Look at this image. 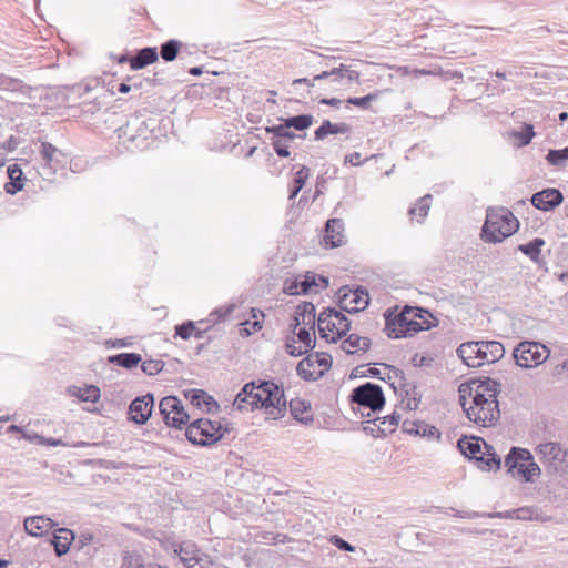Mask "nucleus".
<instances>
[{"label": "nucleus", "instance_id": "1", "mask_svg": "<svg viewBox=\"0 0 568 568\" xmlns=\"http://www.w3.org/2000/svg\"><path fill=\"white\" fill-rule=\"evenodd\" d=\"M459 404L467 418L483 427H490L500 417L497 397L500 384L490 377L470 379L458 387Z\"/></svg>", "mask_w": 568, "mask_h": 568}, {"label": "nucleus", "instance_id": "2", "mask_svg": "<svg viewBox=\"0 0 568 568\" xmlns=\"http://www.w3.org/2000/svg\"><path fill=\"white\" fill-rule=\"evenodd\" d=\"M233 406L239 410L263 408L268 418L276 420L286 412V399L283 388L273 381H264L258 385L250 382L236 395Z\"/></svg>", "mask_w": 568, "mask_h": 568}, {"label": "nucleus", "instance_id": "3", "mask_svg": "<svg viewBox=\"0 0 568 568\" xmlns=\"http://www.w3.org/2000/svg\"><path fill=\"white\" fill-rule=\"evenodd\" d=\"M427 313L423 308L405 306L400 313H393L389 310L385 313V331L390 338L409 337L414 334L429 329L432 324L424 317Z\"/></svg>", "mask_w": 568, "mask_h": 568}, {"label": "nucleus", "instance_id": "4", "mask_svg": "<svg viewBox=\"0 0 568 568\" xmlns=\"http://www.w3.org/2000/svg\"><path fill=\"white\" fill-rule=\"evenodd\" d=\"M519 227V221L506 207H489L481 229V239L489 243H499L513 235Z\"/></svg>", "mask_w": 568, "mask_h": 568}, {"label": "nucleus", "instance_id": "5", "mask_svg": "<svg viewBox=\"0 0 568 568\" xmlns=\"http://www.w3.org/2000/svg\"><path fill=\"white\" fill-rule=\"evenodd\" d=\"M459 452L468 459L474 460L481 470H498L501 459L494 447L479 437L463 436L457 442Z\"/></svg>", "mask_w": 568, "mask_h": 568}, {"label": "nucleus", "instance_id": "6", "mask_svg": "<svg viewBox=\"0 0 568 568\" xmlns=\"http://www.w3.org/2000/svg\"><path fill=\"white\" fill-rule=\"evenodd\" d=\"M505 467L513 477H518L526 483L535 481L541 474L531 453L521 447H513L509 450L505 458Z\"/></svg>", "mask_w": 568, "mask_h": 568}, {"label": "nucleus", "instance_id": "7", "mask_svg": "<svg viewBox=\"0 0 568 568\" xmlns=\"http://www.w3.org/2000/svg\"><path fill=\"white\" fill-rule=\"evenodd\" d=\"M227 432H230L227 424L223 425L220 420L200 418L187 426L185 436L194 445L210 446L219 442Z\"/></svg>", "mask_w": 568, "mask_h": 568}, {"label": "nucleus", "instance_id": "8", "mask_svg": "<svg viewBox=\"0 0 568 568\" xmlns=\"http://www.w3.org/2000/svg\"><path fill=\"white\" fill-rule=\"evenodd\" d=\"M514 358L518 366L531 368L540 365L548 356L547 347L537 342H521L514 349Z\"/></svg>", "mask_w": 568, "mask_h": 568}, {"label": "nucleus", "instance_id": "9", "mask_svg": "<svg viewBox=\"0 0 568 568\" xmlns=\"http://www.w3.org/2000/svg\"><path fill=\"white\" fill-rule=\"evenodd\" d=\"M332 366V356L327 353L310 354L296 366L297 375L305 381H316Z\"/></svg>", "mask_w": 568, "mask_h": 568}, {"label": "nucleus", "instance_id": "10", "mask_svg": "<svg viewBox=\"0 0 568 568\" xmlns=\"http://www.w3.org/2000/svg\"><path fill=\"white\" fill-rule=\"evenodd\" d=\"M351 400L373 412L381 410L385 405V396L382 387L369 382L354 388L351 394Z\"/></svg>", "mask_w": 568, "mask_h": 568}, {"label": "nucleus", "instance_id": "11", "mask_svg": "<svg viewBox=\"0 0 568 568\" xmlns=\"http://www.w3.org/2000/svg\"><path fill=\"white\" fill-rule=\"evenodd\" d=\"M164 423L170 427L181 428L189 422V414L185 413L181 400L175 396H166L159 405Z\"/></svg>", "mask_w": 568, "mask_h": 568}, {"label": "nucleus", "instance_id": "12", "mask_svg": "<svg viewBox=\"0 0 568 568\" xmlns=\"http://www.w3.org/2000/svg\"><path fill=\"white\" fill-rule=\"evenodd\" d=\"M369 304L368 294L364 288L352 290L347 286L338 291L339 308L346 313L353 314L365 310Z\"/></svg>", "mask_w": 568, "mask_h": 568}, {"label": "nucleus", "instance_id": "13", "mask_svg": "<svg viewBox=\"0 0 568 568\" xmlns=\"http://www.w3.org/2000/svg\"><path fill=\"white\" fill-rule=\"evenodd\" d=\"M536 453L544 463H547L556 470L561 469L567 463L568 452L560 444L547 442L536 447Z\"/></svg>", "mask_w": 568, "mask_h": 568}, {"label": "nucleus", "instance_id": "14", "mask_svg": "<svg viewBox=\"0 0 568 568\" xmlns=\"http://www.w3.org/2000/svg\"><path fill=\"white\" fill-rule=\"evenodd\" d=\"M154 396L150 393L133 399L129 406V420L144 425L152 415Z\"/></svg>", "mask_w": 568, "mask_h": 568}, {"label": "nucleus", "instance_id": "15", "mask_svg": "<svg viewBox=\"0 0 568 568\" xmlns=\"http://www.w3.org/2000/svg\"><path fill=\"white\" fill-rule=\"evenodd\" d=\"M531 204L541 211H551L564 201L562 193L557 189H545L531 196Z\"/></svg>", "mask_w": 568, "mask_h": 568}, {"label": "nucleus", "instance_id": "16", "mask_svg": "<svg viewBox=\"0 0 568 568\" xmlns=\"http://www.w3.org/2000/svg\"><path fill=\"white\" fill-rule=\"evenodd\" d=\"M324 79H331L334 83H339L344 80L347 83L359 82V73L355 70H352L349 65L341 63L338 67H335L328 71H323L322 73L315 75L313 78L314 81H320Z\"/></svg>", "mask_w": 568, "mask_h": 568}, {"label": "nucleus", "instance_id": "17", "mask_svg": "<svg viewBox=\"0 0 568 568\" xmlns=\"http://www.w3.org/2000/svg\"><path fill=\"white\" fill-rule=\"evenodd\" d=\"M344 223L339 219H329L325 225V246L334 248L344 244Z\"/></svg>", "mask_w": 568, "mask_h": 568}, {"label": "nucleus", "instance_id": "18", "mask_svg": "<svg viewBox=\"0 0 568 568\" xmlns=\"http://www.w3.org/2000/svg\"><path fill=\"white\" fill-rule=\"evenodd\" d=\"M303 324L304 326L311 325V329L314 328L315 325V306L311 302H303L296 307L295 315L293 318V323L290 325L292 332L295 333V329Z\"/></svg>", "mask_w": 568, "mask_h": 568}, {"label": "nucleus", "instance_id": "19", "mask_svg": "<svg viewBox=\"0 0 568 568\" xmlns=\"http://www.w3.org/2000/svg\"><path fill=\"white\" fill-rule=\"evenodd\" d=\"M174 552L179 556L180 560L186 568H195L193 562L197 561L199 558L206 556L201 552L192 541H183L175 545Z\"/></svg>", "mask_w": 568, "mask_h": 568}, {"label": "nucleus", "instance_id": "20", "mask_svg": "<svg viewBox=\"0 0 568 568\" xmlns=\"http://www.w3.org/2000/svg\"><path fill=\"white\" fill-rule=\"evenodd\" d=\"M54 523L51 518L45 516H32L24 519L26 532L30 536L40 537L47 534Z\"/></svg>", "mask_w": 568, "mask_h": 568}, {"label": "nucleus", "instance_id": "21", "mask_svg": "<svg viewBox=\"0 0 568 568\" xmlns=\"http://www.w3.org/2000/svg\"><path fill=\"white\" fill-rule=\"evenodd\" d=\"M7 173L9 181L4 184V191L7 194L14 195L24 186L23 171L19 164L13 163L7 168Z\"/></svg>", "mask_w": 568, "mask_h": 568}, {"label": "nucleus", "instance_id": "22", "mask_svg": "<svg viewBox=\"0 0 568 568\" xmlns=\"http://www.w3.org/2000/svg\"><path fill=\"white\" fill-rule=\"evenodd\" d=\"M480 349L479 341L466 342L457 348V355L468 367H480L484 362L476 361V352Z\"/></svg>", "mask_w": 568, "mask_h": 568}, {"label": "nucleus", "instance_id": "23", "mask_svg": "<svg viewBox=\"0 0 568 568\" xmlns=\"http://www.w3.org/2000/svg\"><path fill=\"white\" fill-rule=\"evenodd\" d=\"M334 308L327 307L322 311L317 318L318 332L322 338L331 343L332 335H336Z\"/></svg>", "mask_w": 568, "mask_h": 568}, {"label": "nucleus", "instance_id": "24", "mask_svg": "<svg viewBox=\"0 0 568 568\" xmlns=\"http://www.w3.org/2000/svg\"><path fill=\"white\" fill-rule=\"evenodd\" d=\"M301 291L302 294L317 293L321 288L328 286V278L322 275L307 272L301 276Z\"/></svg>", "mask_w": 568, "mask_h": 568}, {"label": "nucleus", "instance_id": "25", "mask_svg": "<svg viewBox=\"0 0 568 568\" xmlns=\"http://www.w3.org/2000/svg\"><path fill=\"white\" fill-rule=\"evenodd\" d=\"M158 58L159 53L156 48L146 47L139 50L136 54L130 59V67L132 70H140L155 62Z\"/></svg>", "mask_w": 568, "mask_h": 568}, {"label": "nucleus", "instance_id": "26", "mask_svg": "<svg viewBox=\"0 0 568 568\" xmlns=\"http://www.w3.org/2000/svg\"><path fill=\"white\" fill-rule=\"evenodd\" d=\"M290 412L294 419L298 420L302 424H310L313 422V416L311 414V404L306 400L294 398L290 402Z\"/></svg>", "mask_w": 568, "mask_h": 568}, {"label": "nucleus", "instance_id": "27", "mask_svg": "<svg viewBox=\"0 0 568 568\" xmlns=\"http://www.w3.org/2000/svg\"><path fill=\"white\" fill-rule=\"evenodd\" d=\"M351 126L347 123H332L329 120H324L322 125L314 132L316 141L324 140L328 134H341L349 132Z\"/></svg>", "mask_w": 568, "mask_h": 568}, {"label": "nucleus", "instance_id": "28", "mask_svg": "<svg viewBox=\"0 0 568 568\" xmlns=\"http://www.w3.org/2000/svg\"><path fill=\"white\" fill-rule=\"evenodd\" d=\"M479 346L484 347L486 364L496 363L505 355V348L500 342L479 341Z\"/></svg>", "mask_w": 568, "mask_h": 568}, {"label": "nucleus", "instance_id": "29", "mask_svg": "<svg viewBox=\"0 0 568 568\" xmlns=\"http://www.w3.org/2000/svg\"><path fill=\"white\" fill-rule=\"evenodd\" d=\"M371 346V339L368 337H362L357 334H351L346 339L343 341L341 348L347 354H354L357 351L366 352Z\"/></svg>", "mask_w": 568, "mask_h": 568}, {"label": "nucleus", "instance_id": "30", "mask_svg": "<svg viewBox=\"0 0 568 568\" xmlns=\"http://www.w3.org/2000/svg\"><path fill=\"white\" fill-rule=\"evenodd\" d=\"M110 364L131 369L136 367L141 362L142 357L138 353H120L108 357Z\"/></svg>", "mask_w": 568, "mask_h": 568}, {"label": "nucleus", "instance_id": "31", "mask_svg": "<svg viewBox=\"0 0 568 568\" xmlns=\"http://www.w3.org/2000/svg\"><path fill=\"white\" fill-rule=\"evenodd\" d=\"M101 396L100 388L95 385H84L83 387L73 386V397L79 402L95 404Z\"/></svg>", "mask_w": 568, "mask_h": 568}, {"label": "nucleus", "instance_id": "32", "mask_svg": "<svg viewBox=\"0 0 568 568\" xmlns=\"http://www.w3.org/2000/svg\"><path fill=\"white\" fill-rule=\"evenodd\" d=\"M544 245H545L544 239L535 237L532 241H530L526 244H520L518 246V250L521 253H524L525 255H527L532 262L539 264L541 261L540 251Z\"/></svg>", "mask_w": 568, "mask_h": 568}, {"label": "nucleus", "instance_id": "33", "mask_svg": "<svg viewBox=\"0 0 568 568\" xmlns=\"http://www.w3.org/2000/svg\"><path fill=\"white\" fill-rule=\"evenodd\" d=\"M120 568H149V562L139 551L123 550Z\"/></svg>", "mask_w": 568, "mask_h": 568}, {"label": "nucleus", "instance_id": "34", "mask_svg": "<svg viewBox=\"0 0 568 568\" xmlns=\"http://www.w3.org/2000/svg\"><path fill=\"white\" fill-rule=\"evenodd\" d=\"M336 335H332L331 343H336L342 336L351 329V321L348 317L339 311L334 308V318Z\"/></svg>", "mask_w": 568, "mask_h": 568}, {"label": "nucleus", "instance_id": "35", "mask_svg": "<svg viewBox=\"0 0 568 568\" xmlns=\"http://www.w3.org/2000/svg\"><path fill=\"white\" fill-rule=\"evenodd\" d=\"M408 433H414L428 438H440V432L433 425H428L425 422H417L412 424V428H406Z\"/></svg>", "mask_w": 568, "mask_h": 568}, {"label": "nucleus", "instance_id": "36", "mask_svg": "<svg viewBox=\"0 0 568 568\" xmlns=\"http://www.w3.org/2000/svg\"><path fill=\"white\" fill-rule=\"evenodd\" d=\"M281 121H285L286 126L290 129L293 128L297 131H304L313 124L314 118L311 114H300L286 119H281Z\"/></svg>", "mask_w": 568, "mask_h": 568}, {"label": "nucleus", "instance_id": "37", "mask_svg": "<svg viewBox=\"0 0 568 568\" xmlns=\"http://www.w3.org/2000/svg\"><path fill=\"white\" fill-rule=\"evenodd\" d=\"M266 132L273 134L272 139H280L282 141H283V139L284 140H294L295 138H304L305 136V134L301 135V134H296L293 131H291L290 128L286 126L285 121H283L282 124L266 128Z\"/></svg>", "mask_w": 568, "mask_h": 568}, {"label": "nucleus", "instance_id": "38", "mask_svg": "<svg viewBox=\"0 0 568 568\" xmlns=\"http://www.w3.org/2000/svg\"><path fill=\"white\" fill-rule=\"evenodd\" d=\"M181 43L175 39L168 40L161 45L160 55L166 61L171 62L176 59Z\"/></svg>", "mask_w": 568, "mask_h": 568}, {"label": "nucleus", "instance_id": "39", "mask_svg": "<svg viewBox=\"0 0 568 568\" xmlns=\"http://www.w3.org/2000/svg\"><path fill=\"white\" fill-rule=\"evenodd\" d=\"M546 159L551 165L565 166L568 161V146L560 150H549Z\"/></svg>", "mask_w": 568, "mask_h": 568}, {"label": "nucleus", "instance_id": "40", "mask_svg": "<svg viewBox=\"0 0 568 568\" xmlns=\"http://www.w3.org/2000/svg\"><path fill=\"white\" fill-rule=\"evenodd\" d=\"M432 195L427 194L418 200L414 207H410L408 213L414 216L417 215L419 219H424L430 207Z\"/></svg>", "mask_w": 568, "mask_h": 568}, {"label": "nucleus", "instance_id": "41", "mask_svg": "<svg viewBox=\"0 0 568 568\" xmlns=\"http://www.w3.org/2000/svg\"><path fill=\"white\" fill-rule=\"evenodd\" d=\"M400 416L396 413L385 416L383 418H375L374 423L378 422V428L382 434H386L387 432H393L394 428L398 425Z\"/></svg>", "mask_w": 568, "mask_h": 568}, {"label": "nucleus", "instance_id": "42", "mask_svg": "<svg viewBox=\"0 0 568 568\" xmlns=\"http://www.w3.org/2000/svg\"><path fill=\"white\" fill-rule=\"evenodd\" d=\"M308 176V168L306 166H302L295 174V178H294V187L291 190L290 192V200H293L294 197L297 196V194L300 193V191L303 189V186L305 185V182H306V179Z\"/></svg>", "mask_w": 568, "mask_h": 568}, {"label": "nucleus", "instance_id": "43", "mask_svg": "<svg viewBox=\"0 0 568 568\" xmlns=\"http://www.w3.org/2000/svg\"><path fill=\"white\" fill-rule=\"evenodd\" d=\"M40 153H41L42 159L55 171L57 168L54 166V164L59 162L55 159V154L60 153V151L51 143L43 142L41 144Z\"/></svg>", "mask_w": 568, "mask_h": 568}, {"label": "nucleus", "instance_id": "44", "mask_svg": "<svg viewBox=\"0 0 568 568\" xmlns=\"http://www.w3.org/2000/svg\"><path fill=\"white\" fill-rule=\"evenodd\" d=\"M297 335L298 337V341L304 345L306 352H308L310 349H313L316 345V338L314 336V328L311 329L310 328H306V327H302L298 329V332L294 333Z\"/></svg>", "mask_w": 568, "mask_h": 568}, {"label": "nucleus", "instance_id": "45", "mask_svg": "<svg viewBox=\"0 0 568 568\" xmlns=\"http://www.w3.org/2000/svg\"><path fill=\"white\" fill-rule=\"evenodd\" d=\"M51 544L54 548L57 556L59 557L68 554L71 548V540H69L67 537H62L57 534L53 535Z\"/></svg>", "mask_w": 568, "mask_h": 568}, {"label": "nucleus", "instance_id": "46", "mask_svg": "<svg viewBox=\"0 0 568 568\" xmlns=\"http://www.w3.org/2000/svg\"><path fill=\"white\" fill-rule=\"evenodd\" d=\"M190 399L191 403L197 407H201L203 405L207 406L211 404H216L211 396H209L204 390L201 389L191 390Z\"/></svg>", "mask_w": 568, "mask_h": 568}, {"label": "nucleus", "instance_id": "47", "mask_svg": "<svg viewBox=\"0 0 568 568\" xmlns=\"http://www.w3.org/2000/svg\"><path fill=\"white\" fill-rule=\"evenodd\" d=\"M141 363V369L150 376L156 375L164 367V363L161 359H149Z\"/></svg>", "mask_w": 568, "mask_h": 568}, {"label": "nucleus", "instance_id": "48", "mask_svg": "<svg viewBox=\"0 0 568 568\" xmlns=\"http://www.w3.org/2000/svg\"><path fill=\"white\" fill-rule=\"evenodd\" d=\"M378 95H379V93L375 92V93H369V94H367L365 97H361V98H348L347 103L358 106V108H362V109H368L369 103L373 101H376Z\"/></svg>", "mask_w": 568, "mask_h": 568}, {"label": "nucleus", "instance_id": "49", "mask_svg": "<svg viewBox=\"0 0 568 568\" xmlns=\"http://www.w3.org/2000/svg\"><path fill=\"white\" fill-rule=\"evenodd\" d=\"M195 331V325L193 322L187 321L175 327V335L181 337L182 339H189Z\"/></svg>", "mask_w": 568, "mask_h": 568}, {"label": "nucleus", "instance_id": "50", "mask_svg": "<svg viewBox=\"0 0 568 568\" xmlns=\"http://www.w3.org/2000/svg\"><path fill=\"white\" fill-rule=\"evenodd\" d=\"M514 135L520 140L521 145H528L535 135L534 126L531 124H525L523 131L516 132Z\"/></svg>", "mask_w": 568, "mask_h": 568}, {"label": "nucleus", "instance_id": "51", "mask_svg": "<svg viewBox=\"0 0 568 568\" xmlns=\"http://www.w3.org/2000/svg\"><path fill=\"white\" fill-rule=\"evenodd\" d=\"M329 542L332 545H334L336 548H338L339 550H343V551L352 552V551L355 550L354 546H352L348 541L344 540L343 538H341L337 535L331 536Z\"/></svg>", "mask_w": 568, "mask_h": 568}, {"label": "nucleus", "instance_id": "52", "mask_svg": "<svg viewBox=\"0 0 568 568\" xmlns=\"http://www.w3.org/2000/svg\"><path fill=\"white\" fill-rule=\"evenodd\" d=\"M272 146L276 154L281 158H288L291 154L288 151V146L284 144L283 141L280 139H272Z\"/></svg>", "mask_w": 568, "mask_h": 568}, {"label": "nucleus", "instance_id": "53", "mask_svg": "<svg viewBox=\"0 0 568 568\" xmlns=\"http://www.w3.org/2000/svg\"><path fill=\"white\" fill-rule=\"evenodd\" d=\"M295 344H296V341L294 339V337L287 338L285 347H286V352L291 356L297 357V356H301V355L307 353L305 348L302 349V347H297Z\"/></svg>", "mask_w": 568, "mask_h": 568}, {"label": "nucleus", "instance_id": "54", "mask_svg": "<svg viewBox=\"0 0 568 568\" xmlns=\"http://www.w3.org/2000/svg\"><path fill=\"white\" fill-rule=\"evenodd\" d=\"M94 536L91 531L85 530L81 531L78 538V550L83 549L84 547L89 546L91 542H93Z\"/></svg>", "mask_w": 568, "mask_h": 568}, {"label": "nucleus", "instance_id": "55", "mask_svg": "<svg viewBox=\"0 0 568 568\" xmlns=\"http://www.w3.org/2000/svg\"><path fill=\"white\" fill-rule=\"evenodd\" d=\"M301 277L295 278L291 283H286L284 287V292L288 295H298L302 294L301 291Z\"/></svg>", "mask_w": 568, "mask_h": 568}, {"label": "nucleus", "instance_id": "56", "mask_svg": "<svg viewBox=\"0 0 568 568\" xmlns=\"http://www.w3.org/2000/svg\"><path fill=\"white\" fill-rule=\"evenodd\" d=\"M20 144V138L10 135L1 145L0 149L6 150L7 152L14 151Z\"/></svg>", "mask_w": 568, "mask_h": 568}, {"label": "nucleus", "instance_id": "57", "mask_svg": "<svg viewBox=\"0 0 568 568\" xmlns=\"http://www.w3.org/2000/svg\"><path fill=\"white\" fill-rule=\"evenodd\" d=\"M21 437L29 440L30 443H36V444H44V440H45V437L38 435L33 430H29V429H24Z\"/></svg>", "mask_w": 568, "mask_h": 568}, {"label": "nucleus", "instance_id": "58", "mask_svg": "<svg viewBox=\"0 0 568 568\" xmlns=\"http://www.w3.org/2000/svg\"><path fill=\"white\" fill-rule=\"evenodd\" d=\"M361 153L359 152H353L345 156V164L349 163L351 165H358L361 163Z\"/></svg>", "mask_w": 568, "mask_h": 568}, {"label": "nucleus", "instance_id": "59", "mask_svg": "<svg viewBox=\"0 0 568 568\" xmlns=\"http://www.w3.org/2000/svg\"><path fill=\"white\" fill-rule=\"evenodd\" d=\"M362 376H365V377H377L382 381H386L385 377H382L381 376V372L378 368H375V367H369L365 373L362 374Z\"/></svg>", "mask_w": 568, "mask_h": 568}, {"label": "nucleus", "instance_id": "60", "mask_svg": "<svg viewBox=\"0 0 568 568\" xmlns=\"http://www.w3.org/2000/svg\"><path fill=\"white\" fill-rule=\"evenodd\" d=\"M320 102L322 104L331 105V106H335V108H338L342 103V101L337 98H323Z\"/></svg>", "mask_w": 568, "mask_h": 568}, {"label": "nucleus", "instance_id": "61", "mask_svg": "<svg viewBox=\"0 0 568 568\" xmlns=\"http://www.w3.org/2000/svg\"><path fill=\"white\" fill-rule=\"evenodd\" d=\"M455 516L462 517V518H477L480 516L477 511H456Z\"/></svg>", "mask_w": 568, "mask_h": 568}, {"label": "nucleus", "instance_id": "62", "mask_svg": "<svg viewBox=\"0 0 568 568\" xmlns=\"http://www.w3.org/2000/svg\"><path fill=\"white\" fill-rule=\"evenodd\" d=\"M24 429L22 426L12 424L7 428V433H19L22 435Z\"/></svg>", "mask_w": 568, "mask_h": 568}, {"label": "nucleus", "instance_id": "63", "mask_svg": "<svg viewBox=\"0 0 568 568\" xmlns=\"http://www.w3.org/2000/svg\"><path fill=\"white\" fill-rule=\"evenodd\" d=\"M386 367L394 374L395 377L404 378V372L395 366L386 365Z\"/></svg>", "mask_w": 568, "mask_h": 568}, {"label": "nucleus", "instance_id": "64", "mask_svg": "<svg viewBox=\"0 0 568 568\" xmlns=\"http://www.w3.org/2000/svg\"><path fill=\"white\" fill-rule=\"evenodd\" d=\"M314 80H310L307 78H300V79H295L293 81V84H307V85H314Z\"/></svg>", "mask_w": 568, "mask_h": 568}]
</instances>
